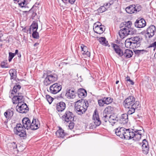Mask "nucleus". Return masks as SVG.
<instances>
[{"mask_svg":"<svg viewBox=\"0 0 156 156\" xmlns=\"http://www.w3.org/2000/svg\"><path fill=\"white\" fill-rule=\"evenodd\" d=\"M136 99L133 96H130L126 98L123 101L124 106L126 108H128V115H131L134 113L135 109L138 107H140L139 101H135Z\"/></svg>","mask_w":156,"mask_h":156,"instance_id":"nucleus-1","label":"nucleus"},{"mask_svg":"<svg viewBox=\"0 0 156 156\" xmlns=\"http://www.w3.org/2000/svg\"><path fill=\"white\" fill-rule=\"evenodd\" d=\"M142 39L139 37H133L127 39L125 41V47L128 48L134 49L140 47Z\"/></svg>","mask_w":156,"mask_h":156,"instance_id":"nucleus-2","label":"nucleus"},{"mask_svg":"<svg viewBox=\"0 0 156 156\" xmlns=\"http://www.w3.org/2000/svg\"><path fill=\"white\" fill-rule=\"evenodd\" d=\"M88 105V102L87 100L76 102L75 105L76 112L80 115L84 113L87 109Z\"/></svg>","mask_w":156,"mask_h":156,"instance_id":"nucleus-3","label":"nucleus"},{"mask_svg":"<svg viewBox=\"0 0 156 156\" xmlns=\"http://www.w3.org/2000/svg\"><path fill=\"white\" fill-rule=\"evenodd\" d=\"M74 116L73 112L69 110H67L65 111L61 118L64 122L69 123L74 121Z\"/></svg>","mask_w":156,"mask_h":156,"instance_id":"nucleus-4","label":"nucleus"},{"mask_svg":"<svg viewBox=\"0 0 156 156\" xmlns=\"http://www.w3.org/2000/svg\"><path fill=\"white\" fill-rule=\"evenodd\" d=\"M125 31L123 32V30H119V34L120 38H124L125 37L128 35H133L136 34V30L131 27L128 29H124Z\"/></svg>","mask_w":156,"mask_h":156,"instance_id":"nucleus-5","label":"nucleus"},{"mask_svg":"<svg viewBox=\"0 0 156 156\" xmlns=\"http://www.w3.org/2000/svg\"><path fill=\"white\" fill-rule=\"evenodd\" d=\"M62 88V86L58 83H55L49 87V92L53 94H56L59 92Z\"/></svg>","mask_w":156,"mask_h":156,"instance_id":"nucleus-6","label":"nucleus"},{"mask_svg":"<svg viewBox=\"0 0 156 156\" xmlns=\"http://www.w3.org/2000/svg\"><path fill=\"white\" fill-rule=\"evenodd\" d=\"M12 100L13 104H21L22 103H23L24 98L22 93H18V94H16L14 96Z\"/></svg>","mask_w":156,"mask_h":156,"instance_id":"nucleus-7","label":"nucleus"},{"mask_svg":"<svg viewBox=\"0 0 156 156\" xmlns=\"http://www.w3.org/2000/svg\"><path fill=\"white\" fill-rule=\"evenodd\" d=\"M16 111L21 113H26L29 111V108L26 104L23 102V103L18 104L16 107Z\"/></svg>","mask_w":156,"mask_h":156,"instance_id":"nucleus-8","label":"nucleus"},{"mask_svg":"<svg viewBox=\"0 0 156 156\" xmlns=\"http://www.w3.org/2000/svg\"><path fill=\"white\" fill-rule=\"evenodd\" d=\"M140 6H137L134 5H132L126 7V12L129 14L136 13L141 10Z\"/></svg>","mask_w":156,"mask_h":156,"instance_id":"nucleus-9","label":"nucleus"},{"mask_svg":"<svg viewBox=\"0 0 156 156\" xmlns=\"http://www.w3.org/2000/svg\"><path fill=\"white\" fill-rule=\"evenodd\" d=\"M40 126L39 121L37 119L34 118L31 122H30L29 126V129L32 130H36L38 129Z\"/></svg>","mask_w":156,"mask_h":156,"instance_id":"nucleus-10","label":"nucleus"},{"mask_svg":"<svg viewBox=\"0 0 156 156\" xmlns=\"http://www.w3.org/2000/svg\"><path fill=\"white\" fill-rule=\"evenodd\" d=\"M135 26L138 28L144 27L146 26V22L143 18H139L135 22Z\"/></svg>","mask_w":156,"mask_h":156,"instance_id":"nucleus-11","label":"nucleus"},{"mask_svg":"<svg viewBox=\"0 0 156 156\" xmlns=\"http://www.w3.org/2000/svg\"><path fill=\"white\" fill-rule=\"evenodd\" d=\"M93 120L96 126H99L101 123V121L100 119L98 113L97 109H95L93 114Z\"/></svg>","mask_w":156,"mask_h":156,"instance_id":"nucleus-12","label":"nucleus"},{"mask_svg":"<svg viewBox=\"0 0 156 156\" xmlns=\"http://www.w3.org/2000/svg\"><path fill=\"white\" fill-rule=\"evenodd\" d=\"M112 45L115 53L120 57L123 56L124 52L120 46L114 43H112Z\"/></svg>","mask_w":156,"mask_h":156,"instance_id":"nucleus-13","label":"nucleus"},{"mask_svg":"<svg viewBox=\"0 0 156 156\" xmlns=\"http://www.w3.org/2000/svg\"><path fill=\"white\" fill-rule=\"evenodd\" d=\"M124 132V137H123L122 139L126 140H130L132 139L133 137V129L132 131H131L129 129H126L125 128V131Z\"/></svg>","mask_w":156,"mask_h":156,"instance_id":"nucleus-14","label":"nucleus"},{"mask_svg":"<svg viewBox=\"0 0 156 156\" xmlns=\"http://www.w3.org/2000/svg\"><path fill=\"white\" fill-rule=\"evenodd\" d=\"M147 34L149 38L153 36L156 32V28L154 26L151 25L148 27L147 30Z\"/></svg>","mask_w":156,"mask_h":156,"instance_id":"nucleus-15","label":"nucleus"},{"mask_svg":"<svg viewBox=\"0 0 156 156\" xmlns=\"http://www.w3.org/2000/svg\"><path fill=\"white\" fill-rule=\"evenodd\" d=\"M93 30L97 34H101L103 33L105 31V30H103V27H105L102 25L101 24L100 25L97 24L96 23L94 24Z\"/></svg>","mask_w":156,"mask_h":156,"instance_id":"nucleus-16","label":"nucleus"},{"mask_svg":"<svg viewBox=\"0 0 156 156\" xmlns=\"http://www.w3.org/2000/svg\"><path fill=\"white\" fill-rule=\"evenodd\" d=\"M76 91L74 88H69L67 89L66 95L69 98H73L76 96Z\"/></svg>","mask_w":156,"mask_h":156,"instance_id":"nucleus-17","label":"nucleus"},{"mask_svg":"<svg viewBox=\"0 0 156 156\" xmlns=\"http://www.w3.org/2000/svg\"><path fill=\"white\" fill-rule=\"evenodd\" d=\"M133 140L135 141H138L140 140L141 138V130L136 129L134 130L133 129Z\"/></svg>","mask_w":156,"mask_h":156,"instance_id":"nucleus-18","label":"nucleus"},{"mask_svg":"<svg viewBox=\"0 0 156 156\" xmlns=\"http://www.w3.org/2000/svg\"><path fill=\"white\" fill-rule=\"evenodd\" d=\"M142 147L143 152L144 154H147L148 153L149 150V146L147 141L144 139L143 140Z\"/></svg>","mask_w":156,"mask_h":156,"instance_id":"nucleus-19","label":"nucleus"},{"mask_svg":"<svg viewBox=\"0 0 156 156\" xmlns=\"http://www.w3.org/2000/svg\"><path fill=\"white\" fill-rule=\"evenodd\" d=\"M125 129V128L124 127H118L115 129L114 131L117 136L122 139L123 137H124L123 134Z\"/></svg>","mask_w":156,"mask_h":156,"instance_id":"nucleus-20","label":"nucleus"},{"mask_svg":"<svg viewBox=\"0 0 156 156\" xmlns=\"http://www.w3.org/2000/svg\"><path fill=\"white\" fill-rule=\"evenodd\" d=\"M66 105L65 103L63 101H60L56 104V109L59 112H62L65 109Z\"/></svg>","mask_w":156,"mask_h":156,"instance_id":"nucleus-21","label":"nucleus"},{"mask_svg":"<svg viewBox=\"0 0 156 156\" xmlns=\"http://www.w3.org/2000/svg\"><path fill=\"white\" fill-rule=\"evenodd\" d=\"M14 112V109L11 108L7 110L4 113V116L7 119H10L13 116Z\"/></svg>","mask_w":156,"mask_h":156,"instance_id":"nucleus-22","label":"nucleus"},{"mask_svg":"<svg viewBox=\"0 0 156 156\" xmlns=\"http://www.w3.org/2000/svg\"><path fill=\"white\" fill-rule=\"evenodd\" d=\"M128 114H123L121 115L119 120V122L122 124H126L128 121Z\"/></svg>","mask_w":156,"mask_h":156,"instance_id":"nucleus-23","label":"nucleus"},{"mask_svg":"<svg viewBox=\"0 0 156 156\" xmlns=\"http://www.w3.org/2000/svg\"><path fill=\"white\" fill-rule=\"evenodd\" d=\"M55 134L57 137L59 138H63L66 135V133L64 132V130L60 127H59V129L56 131Z\"/></svg>","mask_w":156,"mask_h":156,"instance_id":"nucleus-24","label":"nucleus"},{"mask_svg":"<svg viewBox=\"0 0 156 156\" xmlns=\"http://www.w3.org/2000/svg\"><path fill=\"white\" fill-rule=\"evenodd\" d=\"M22 123L23 127L27 129H29V126L30 123V120L28 118L25 117L22 120Z\"/></svg>","mask_w":156,"mask_h":156,"instance_id":"nucleus-25","label":"nucleus"},{"mask_svg":"<svg viewBox=\"0 0 156 156\" xmlns=\"http://www.w3.org/2000/svg\"><path fill=\"white\" fill-rule=\"evenodd\" d=\"M21 87V86L18 83H16V85L13 87V89L11 93V94L14 95V94H18V93H21L19 92V91Z\"/></svg>","mask_w":156,"mask_h":156,"instance_id":"nucleus-26","label":"nucleus"},{"mask_svg":"<svg viewBox=\"0 0 156 156\" xmlns=\"http://www.w3.org/2000/svg\"><path fill=\"white\" fill-rule=\"evenodd\" d=\"M18 133L16 131V129H14V132L15 134L18 135L20 137H26L27 136V134L25 129L20 130H18Z\"/></svg>","mask_w":156,"mask_h":156,"instance_id":"nucleus-27","label":"nucleus"},{"mask_svg":"<svg viewBox=\"0 0 156 156\" xmlns=\"http://www.w3.org/2000/svg\"><path fill=\"white\" fill-rule=\"evenodd\" d=\"M78 94L80 98H83L87 95V91L83 89L80 88L78 90Z\"/></svg>","mask_w":156,"mask_h":156,"instance_id":"nucleus-28","label":"nucleus"},{"mask_svg":"<svg viewBox=\"0 0 156 156\" xmlns=\"http://www.w3.org/2000/svg\"><path fill=\"white\" fill-rule=\"evenodd\" d=\"M123 56L125 58H128L132 57L133 55V52L130 49H126L123 52Z\"/></svg>","mask_w":156,"mask_h":156,"instance_id":"nucleus-29","label":"nucleus"},{"mask_svg":"<svg viewBox=\"0 0 156 156\" xmlns=\"http://www.w3.org/2000/svg\"><path fill=\"white\" fill-rule=\"evenodd\" d=\"M122 24L124 25V26H123L121 27V29L120 30H123V32L125 30L124 29H128L131 27L132 23L131 21H128L127 22H124L122 23Z\"/></svg>","mask_w":156,"mask_h":156,"instance_id":"nucleus-30","label":"nucleus"},{"mask_svg":"<svg viewBox=\"0 0 156 156\" xmlns=\"http://www.w3.org/2000/svg\"><path fill=\"white\" fill-rule=\"evenodd\" d=\"M100 44L102 45L110 47V45H109L108 41H106V39L105 37H100L98 39Z\"/></svg>","mask_w":156,"mask_h":156,"instance_id":"nucleus-31","label":"nucleus"},{"mask_svg":"<svg viewBox=\"0 0 156 156\" xmlns=\"http://www.w3.org/2000/svg\"><path fill=\"white\" fill-rule=\"evenodd\" d=\"M108 121L112 126H113L118 121L117 117H115L113 116L110 115L109 117Z\"/></svg>","mask_w":156,"mask_h":156,"instance_id":"nucleus-32","label":"nucleus"},{"mask_svg":"<svg viewBox=\"0 0 156 156\" xmlns=\"http://www.w3.org/2000/svg\"><path fill=\"white\" fill-rule=\"evenodd\" d=\"M8 148H9L11 150L14 151H15L17 148V145L14 142L8 143Z\"/></svg>","mask_w":156,"mask_h":156,"instance_id":"nucleus-33","label":"nucleus"},{"mask_svg":"<svg viewBox=\"0 0 156 156\" xmlns=\"http://www.w3.org/2000/svg\"><path fill=\"white\" fill-rule=\"evenodd\" d=\"M16 70L13 69H12L9 70V73L10 75L11 80H15L16 77Z\"/></svg>","mask_w":156,"mask_h":156,"instance_id":"nucleus-34","label":"nucleus"},{"mask_svg":"<svg viewBox=\"0 0 156 156\" xmlns=\"http://www.w3.org/2000/svg\"><path fill=\"white\" fill-rule=\"evenodd\" d=\"M30 27V29H32V31L34 30L37 31L38 28L37 23L35 21H33Z\"/></svg>","mask_w":156,"mask_h":156,"instance_id":"nucleus-35","label":"nucleus"},{"mask_svg":"<svg viewBox=\"0 0 156 156\" xmlns=\"http://www.w3.org/2000/svg\"><path fill=\"white\" fill-rule=\"evenodd\" d=\"M113 110L114 108L113 107L110 106H108L105 108L104 110V113L106 114H109L112 113Z\"/></svg>","mask_w":156,"mask_h":156,"instance_id":"nucleus-36","label":"nucleus"},{"mask_svg":"<svg viewBox=\"0 0 156 156\" xmlns=\"http://www.w3.org/2000/svg\"><path fill=\"white\" fill-rule=\"evenodd\" d=\"M133 51L135 54L139 56L140 54H143L144 53H147V51L146 50H133Z\"/></svg>","mask_w":156,"mask_h":156,"instance_id":"nucleus-37","label":"nucleus"},{"mask_svg":"<svg viewBox=\"0 0 156 156\" xmlns=\"http://www.w3.org/2000/svg\"><path fill=\"white\" fill-rule=\"evenodd\" d=\"M48 76L53 82L56 81L58 78V75L55 73H52L51 75H49Z\"/></svg>","mask_w":156,"mask_h":156,"instance_id":"nucleus-38","label":"nucleus"},{"mask_svg":"<svg viewBox=\"0 0 156 156\" xmlns=\"http://www.w3.org/2000/svg\"><path fill=\"white\" fill-rule=\"evenodd\" d=\"M26 128H25L23 125H22L21 123H17L15 127L14 128V129H16V131H17L18 133V130H23L25 129Z\"/></svg>","mask_w":156,"mask_h":156,"instance_id":"nucleus-39","label":"nucleus"},{"mask_svg":"<svg viewBox=\"0 0 156 156\" xmlns=\"http://www.w3.org/2000/svg\"><path fill=\"white\" fill-rule=\"evenodd\" d=\"M105 7L104 5L103 6H100L97 10L98 12L100 13L105 12L107 10V9Z\"/></svg>","mask_w":156,"mask_h":156,"instance_id":"nucleus-40","label":"nucleus"},{"mask_svg":"<svg viewBox=\"0 0 156 156\" xmlns=\"http://www.w3.org/2000/svg\"><path fill=\"white\" fill-rule=\"evenodd\" d=\"M104 99V101H105V104L106 105H108L111 103L113 101V98H112L109 97H104L103 98Z\"/></svg>","mask_w":156,"mask_h":156,"instance_id":"nucleus-41","label":"nucleus"},{"mask_svg":"<svg viewBox=\"0 0 156 156\" xmlns=\"http://www.w3.org/2000/svg\"><path fill=\"white\" fill-rule=\"evenodd\" d=\"M19 5L21 7H23L26 5V0H18L17 2Z\"/></svg>","mask_w":156,"mask_h":156,"instance_id":"nucleus-42","label":"nucleus"},{"mask_svg":"<svg viewBox=\"0 0 156 156\" xmlns=\"http://www.w3.org/2000/svg\"><path fill=\"white\" fill-rule=\"evenodd\" d=\"M85 48V50H84L83 51V52L82 53V54L84 55H86L88 57H90V53L88 51V48L86 46Z\"/></svg>","mask_w":156,"mask_h":156,"instance_id":"nucleus-43","label":"nucleus"},{"mask_svg":"<svg viewBox=\"0 0 156 156\" xmlns=\"http://www.w3.org/2000/svg\"><path fill=\"white\" fill-rule=\"evenodd\" d=\"M32 36L34 38L36 39H38L39 38V33L36 30L33 31Z\"/></svg>","mask_w":156,"mask_h":156,"instance_id":"nucleus-44","label":"nucleus"},{"mask_svg":"<svg viewBox=\"0 0 156 156\" xmlns=\"http://www.w3.org/2000/svg\"><path fill=\"white\" fill-rule=\"evenodd\" d=\"M46 98L47 101L50 104H51L52 103L53 100L54 99L52 98L48 94L46 95Z\"/></svg>","mask_w":156,"mask_h":156,"instance_id":"nucleus-45","label":"nucleus"},{"mask_svg":"<svg viewBox=\"0 0 156 156\" xmlns=\"http://www.w3.org/2000/svg\"><path fill=\"white\" fill-rule=\"evenodd\" d=\"M103 98L98 101V103L100 106H103L105 104V101Z\"/></svg>","mask_w":156,"mask_h":156,"instance_id":"nucleus-46","label":"nucleus"},{"mask_svg":"<svg viewBox=\"0 0 156 156\" xmlns=\"http://www.w3.org/2000/svg\"><path fill=\"white\" fill-rule=\"evenodd\" d=\"M115 1V0H111L109 1L108 3H105L104 5H105V6L106 7H107L108 6V8H109L111 5L114 3Z\"/></svg>","mask_w":156,"mask_h":156,"instance_id":"nucleus-47","label":"nucleus"},{"mask_svg":"<svg viewBox=\"0 0 156 156\" xmlns=\"http://www.w3.org/2000/svg\"><path fill=\"white\" fill-rule=\"evenodd\" d=\"M9 54L8 60L9 62H10L12 61L13 58L15 56V55L13 53L11 52H9Z\"/></svg>","mask_w":156,"mask_h":156,"instance_id":"nucleus-48","label":"nucleus"},{"mask_svg":"<svg viewBox=\"0 0 156 156\" xmlns=\"http://www.w3.org/2000/svg\"><path fill=\"white\" fill-rule=\"evenodd\" d=\"M153 48V50L155 51L156 48V41L151 44L148 47V48Z\"/></svg>","mask_w":156,"mask_h":156,"instance_id":"nucleus-49","label":"nucleus"},{"mask_svg":"<svg viewBox=\"0 0 156 156\" xmlns=\"http://www.w3.org/2000/svg\"><path fill=\"white\" fill-rule=\"evenodd\" d=\"M69 124L68 125V127L69 128L72 129H73L74 126V123L73 122V121L70 122Z\"/></svg>","mask_w":156,"mask_h":156,"instance_id":"nucleus-50","label":"nucleus"},{"mask_svg":"<svg viewBox=\"0 0 156 156\" xmlns=\"http://www.w3.org/2000/svg\"><path fill=\"white\" fill-rule=\"evenodd\" d=\"M43 83L44 85L46 86H48L51 83L48 80L46 79V78L44 79V80Z\"/></svg>","mask_w":156,"mask_h":156,"instance_id":"nucleus-51","label":"nucleus"},{"mask_svg":"<svg viewBox=\"0 0 156 156\" xmlns=\"http://www.w3.org/2000/svg\"><path fill=\"white\" fill-rule=\"evenodd\" d=\"M7 65V63L5 62H2L1 64V66L2 68H7L8 66Z\"/></svg>","mask_w":156,"mask_h":156,"instance_id":"nucleus-52","label":"nucleus"},{"mask_svg":"<svg viewBox=\"0 0 156 156\" xmlns=\"http://www.w3.org/2000/svg\"><path fill=\"white\" fill-rule=\"evenodd\" d=\"M102 119L105 122H106L108 120V116L106 114L104 115V116L102 117Z\"/></svg>","mask_w":156,"mask_h":156,"instance_id":"nucleus-53","label":"nucleus"},{"mask_svg":"<svg viewBox=\"0 0 156 156\" xmlns=\"http://www.w3.org/2000/svg\"><path fill=\"white\" fill-rule=\"evenodd\" d=\"M33 7L29 11H23V14L24 15V14H25L26 15V16H27L28 15L29 12H31L32 9Z\"/></svg>","mask_w":156,"mask_h":156,"instance_id":"nucleus-54","label":"nucleus"},{"mask_svg":"<svg viewBox=\"0 0 156 156\" xmlns=\"http://www.w3.org/2000/svg\"><path fill=\"white\" fill-rule=\"evenodd\" d=\"M51 71L49 70L44 71V73L46 74V76H48L49 75H51L52 74L51 73Z\"/></svg>","mask_w":156,"mask_h":156,"instance_id":"nucleus-55","label":"nucleus"},{"mask_svg":"<svg viewBox=\"0 0 156 156\" xmlns=\"http://www.w3.org/2000/svg\"><path fill=\"white\" fill-rule=\"evenodd\" d=\"M86 46L84 45V44H81L80 46V48L81 50V51H82L83 50H85V48H86Z\"/></svg>","mask_w":156,"mask_h":156,"instance_id":"nucleus-56","label":"nucleus"},{"mask_svg":"<svg viewBox=\"0 0 156 156\" xmlns=\"http://www.w3.org/2000/svg\"><path fill=\"white\" fill-rule=\"evenodd\" d=\"M46 76L45 78L46 79L48 80L51 83H53V82L52 81V80L48 76Z\"/></svg>","mask_w":156,"mask_h":156,"instance_id":"nucleus-57","label":"nucleus"},{"mask_svg":"<svg viewBox=\"0 0 156 156\" xmlns=\"http://www.w3.org/2000/svg\"><path fill=\"white\" fill-rule=\"evenodd\" d=\"M129 82V83L132 85H133L134 84V82L133 81V80L130 79H128L127 80V82Z\"/></svg>","mask_w":156,"mask_h":156,"instance_id":"nucleus-58","label":"nucleus"},{"mask_svg":"<svg viewBox=\"0 0 156 156\" xmlns=\"http://www.w3.org/2000/svg\"><path fill=\"white\" fill-rule=\"evenodd\" d=\"M76 0H68V2L71 4H73L74 3Z\"/></svg>","mask_w":156,"mask_h":156,"instance_id":"nucleus-59","label":"nucleus"},{"mask_svg":"<svg viewBox=\"0 0 156 156\" xmlns=\"http://www.w3.org/2000/svg\"><path fill=\"white\" fill-rule=\"evenodd\" d=\"M37 15V13L35 12H33L31 15L32 17L33 18Z\"/></svg>","mask_w":156,"mask_h":156,"instance_id":"nucleus-60","label":"nucleus"},{"mask_svg":"<svg viewBox=\"0 0 156 156\" xmlns=\"http://www.w3.org/2000/svg\"><path fill=\"white\" fill-rule=\"evenodd\" d=\"M18 50L17 49H16L15 50V52L14 53H13V54L15 55L16 54L18 53Z\"/></svg>","mask_w":156,"mask_h":156,"instance_id":"nucleus-61","label":"nucleus"},{"mask_svg":"<svg viewBox=\"0 0 156 156\" xmlns=\"http://www.w3.org/2000/svg\"><path fill=\"white\" fill-rule=\"evenodd\" d=\"M65 3H67L68 2V0H62Z\"/></svg>","mask_w":156,"mask_h":156,"instance_id":"nucleus-62","label":"nucleus"},{"mask_svg":"<svg viewBox=\"0 0 156 156\" xmlns=\"http://www.w3.org/2000/svg\"><path fill=\"white\" fill-rule=\"evenodd\" d=\"M62 93L61 94H60L59 96L58 97V99L59 98H63V96H62Z\"/></svg>","mask_w":156,"mask_h":156,"instance_id":"nucleus-63","label":"nucleus"},{"mask_svg":"<svg viewBox=\"0 0 156 156\" xmlns=\"http://www.w3.org/2000/svg\"><path fill=\"white\" fill-rule=\"evenodd\" d=\"M126 81H127V80L128 79H130V77L128 76H127L126 78Z\"/></svg>","mask_w":156,"mask_h":156,"instance_id":"nucleus-64","label":"nucleus"}]
</instances>
